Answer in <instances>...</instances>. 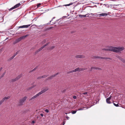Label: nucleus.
I'll list each match as a JSON object with an SVG mask.
<instances>
[{"instance_id": "1", "label": "nucleus", "mask_w": 125, "mask_h": 125, "mask_svg": "<svg viewBox=\"0 0 125 125\" xmlns=\"http://www.w3.org/2000/svg\"><path fill=\"white\" fill-rule=\"evenodd\" d=\"M124 49V48L123 47H110L108 49H103V50L106 51H111L115 52H118L122 51Z\"/></svg>"}, {"instance_id": "2", "label": "nucleus", "mask_w": 125, "mask_h": 125, "mask_svg": "<svg viewBox=\"0 0 125 125\" xmlns=\"http://www.w3.org/2000/svg\"><path fill=\"white\" fill-rule=\"evenodd\" d=\"M27 36V35H25L23 36H21L18 39H16L15 41V43H17L20 41H21L22 39H24L25 37H26Z\"/></svg>"}, {"instance_id": "3", "label": "nucleus", "mask_w": 125, "mask_h": 125, "mask_svg": "<svg viewBox=\"0 0 125 125\" xmlns=\"http://www.w3.org/2000/svg\"><path fill=\"white\" fill-rule=\"evenodd\" d=\"M27 98L26 97H25L22 99L19 100V105H22L23 104V103L26 100Z\"/></svg>"}, {"instance_id": "4", "label": "nucleus", "mask_w": 125, "mask_h": 125, "mask_svg": "<svg viewBox=\"0 0 125 125\" xmlns=\"http://www.w3.org/2000/svg\"><path fill=\"white\" fill-rule=\"evenodd\" d=\"M21 5V4L20 3H19L16 4V5H15L13 7H12V8H10V9H9V11H10L11 10H12L14 9H15V8H17L18 7Z\"/></svg>"}, {"instance_id": "5", "label": "nucleus", "mask_w": 125, "mask_h": 125, "mask_svg": "<svg viewBox=\"0 0 125 125\" xmlns=\"http://www.w3.org/2000/svg\"><path fill=\"white\" fill-rule=\"evenodd\" d=\"M22 75V74H21L18 76L15 79H12L11 80V81L12 82H14L16 81L17 80H18V79L20 78L21 77Z\"/></svg>"}, {"instance_id": "6", "label": "nucleus", "mask_w": 125, "mask_h": 125, "mask_svg": "<svg viewBox=\"0 0 125 125\" xmlns=\"http://www.w3.org/2000/svg\"><path fill=\"white\" fill-rule=\"evenodd\" d=\"M49 43V42L48 43H46V44H45V45H44L41 48L39 49L37 51H36V53H37L39 52L41 50H42L45 47L47 46L48 45Z\"/></svg>"}, {"instance_id": "7", "label": "nucleus", "mask_w": 125, "mask_h": 125, "mask_svg": "<svg viewBox=\"0 0 125 125\" xmlns=\"http://www.w3.org/2000/svg\"><path fill=\"white\" fill-rule=\"evenodd\" d=\"M94 58H99L100 59H111V58H107L106 57H99L95 56L94 57Z\"/></svg>"}, {"instance_id": "8", "label": "nucleus", "mask_w": 125, "mask_h": 125, "mask_svg": "<svg viewBox=\"0 0 125 125\" xmlns=\"http://www.w3.org/2000/svg\"><path fill=\"white\" fill-rule=\"evenodd\" d=\"M41 95L39 93H38L37 94H36L34 95V96L32 97L30 99V100H31L33 99H34L37 97H38L39 96V95Z\"/></svg>"}, {"instance_id": "9", "label": "nucleus", "mask_w": 125, "mask_h": 125, "mask_svg": "<svg viewBox=\"0 0 125 125\" xmlns=\"http://www.w3.org/2000/svg\"><path fill=\"white\" fill-rule=\"evenodd\" d=\"M48 88H45L39 93L41 95L43 93H44L45 92L47 91L48 90Z\"/></svg>"}, {"instance_id": "10", "label": "nucleus", "mask_w": 125, "mask_h": 125, "mask_svg": "<svg viewBox=\"0 0 125 125\" xmlns=\"http://www.w3.org/2000/svg\"><path fill=\"white\" fill-rule=\"evenodd\" d=\"M31 24H29L26 25H23L22 26H21L19 27V28H27L29 26H30Z\"/></svg>"}, {"instance_id": "11", "label": "nucleus", "mask_w": 125, "mask_h": 125, "mask_svg": "<svg viewBox=\"0 0 125 125\" xmlns=\"http://www.w3.org/2000/svg\"><path fill=\"white\" fill-rule=\"evenodd\" d=\"M111 97L112 96L111 95L108 98H107L106 99V102L107 103L109 104L111 103V102L110 101V100L111 99Z\"/></svg>"}, {"instance_id": "12", "label": "nucleus", "mask_w": 125, "mask_h": 125, "mask_svg": "<svg viewBox=\"0 0 125 125\" xmlns=\"http://www.w3.org/2000/svg\"><path fill=\"white\" fill-rule=\"evenodd\" d=\"M99 17L102 16H106L108 14L106 13H102L98 14Z\"/></svg>"}, {"instance_id": "13", "label": "nucleus", "mask_w": 125, "mask_h": 125, "mask_svg": "<svg viewBox=\"0 0 125 125\" xmlns=\"http://www.w3.org/2000/svg\"><path fill=\"white\" fill-rule=\"evenodd\" d=\"M58 74H59V73H55L54 74H53V75H52V76H51L50 77H48V79H52V78L53 77H54L55 76H56Z\"/></svg>"}, {"instance_id": "14", "label": "nucleus", "mask_w": 125, "mask_h": 125, "mask_svg": "<svg viewBox=\"0 0 125 125\" xmlns=\"http://www.w3.org/2000/svg\"><path fill=\"white\" fill-rule=\"evenodd\" d=\"M76 58H81L84 57V56L82 55H76Z\"/></svg>"}, {"instance_id": "15", "label": "nucleus", "mask_w": 125, "mask_h": 125, "mask_svg": "<svg viewBox=\"0 0 125 125\" xmlns=\"http://www.w3.org/2000/svg\"><path fill=\"white\" fill-rule=\"evenodd\" d=\"M10 97V96H8L7 97H5L4 98H3L2 99L3 101H4L5 100L8 99H9Z\"/></svg>"}, {"instance_id": "16", "label": "nucleus", "mask_w": 125, "mask_h": 125, "mask_svg": "<svg viewBox=\"0 0 125 125\" xmlns=\"http://www.w3.org/2000/svg\"><path fill=\"white\" fill-rule=\"evenodd\" d=\"M78 68H76V69H75V70H73L72 71H71L69 72V73H72L73 72H76L77 71H78Z\"/></svg>"}, {"instance_id": "17", "label": "nucleus", "mask_w": 125, "mask_h": 125, "mask_svg": "<svg viewBox=\"0 0 125 125\" xmlns=\"http://www.w3.org/2000/svg\"><path fill=\"white\" fill-rule=\"evenodd\" d=\"M93 69H99L97 67H92L91 68V69L90 70V71L92 70Z\"/></svg>"}, {"instance_id": "18", "label": "nucleus", "mask_w": 125, "mask_h": 125, "mask_svg": "<svg viewBox=\"0 0 125 125\" xmlns=\"http://www.w3.org/2000/svg\"><path fill=\"white\" fill-rule=\"evenodd\" d=\"M55 47V46H52L51 47H50L48 49L49 50H52V49H53V48H54Z\"/></svg>"}, {"instance_id": "19", "label": "nucleus", "mask_w": 125, "mask_h": 125, "mask_svg": "<svg viewBox=\"0 0 125 125\" xmlns=\"http://www.w3.org/2000/svg\"><path fill=\"white\" fill-rule=\"evenodd\" d=\"M79 68V69H78V71H82L84 70H85V69L83 68Z\"/></svg>"}, {"instance_id": "20", "label": "nucleus", "mask_w": 125, "mask_h": 125, "mask_svg": "<svg viewBox=\"0 0 125 125\" xmlns=\"http://www.w3.org/2000/svg\"><path fill=\"white\" fill-rule=\"evenodd\" d=\"M116 104H115V103H113L114 105L115 106H116V107H118V106H119L118 103H117L116 102Z\"/></svg>"}, {"instance_id": "21", "label": "nucleus", "mask_w": 125, "mask_h": 125, "mask_svg": "<svg viewBox=\"0 0 125 125\" xmlns=\"http://www.w3.org/2000/svg\"><path fill=\"white\" fill-rule=\"evenodd\" d=\"M37 68H38V67L37 66L36 67L34 68L32 70L30 71V72H29L30 73H31V72H32L33 71L35 70H36Z\"/></svg>"}, {"instance_id": "22", "label": "nucleus", "mask_w": 125, "mask_h": 125, "mask_svg": "<svg viewBox=\"0 0 125 125\" xmlns=\"http://www.w3.org/2000/svg\"><path fill=\"white\" fill-rule=\"evenodd\" d=\"M5 72H4L2 74L0 77V79H1L5 75Z\"/></svg>"}, {"instance_id": "23", "label": "nucleus", "mask_w": 125, "mask_h": 125, "mask_svg": "<svg viewBox=\"0 0 125 125\" xmlns=\"http://www.w3.org/2000/svg\"><path fill=\"white\" fill-rule=\"evenodd\" d=\"M86 108V107H83V108H79L77 110L79 111V110H84V108Z\"/></svg>"}, {"instance_id": "24", "label": "nucleus", "mask_w": 125, "mask_h": 125, "mask_svg": "<svg viewBox=\"0 0 125 125\" xmlns=\"http://www.w3.org/2000/svg\"><path fill=\"white\" fill-rule=\"evenodd\" d=\"M89 15H90L89 14H88L85 15H84V18L85 17H89Z\"/></svg>"}, {"instance_id": "25", "label": "nucleus", "mask_w": 125, "mask_h": 125, "mask_svg": "<svg viewBox=\"0 0 125 125\" xmlns=\"http://www.w3.org/2000/svg\"><path fill=\"white\" fill-rule=\"evenodd\" d=\"M77 111H78V110H75V111H73L72 112V113L73 114H75L76 113V112Z\"/></svg>"}, {"instance_id": "26", "label": "nucleus", "mask_w": 125, "mask_h": 125, "mask_svg": "<svg viewBox=\"0 0 125 125\" xmlns=\"http://www.w3.org/2000/svg\"><path fill=\"white\" fill-rule=\"evenodd\" d=\"M79 16L81 18H84V15H80Z\"/></svg>"}, {"instance_id": "27", "label": "nucleus", "mask_w": 125, "mask_h": 125, "mask_svg": "<svg viewBox=\"0 0 125 125\" xmlns=\"http://www.w3.org/2000/svg\"><path fill=\"white\" fill-rule=\"evenodd\" d=\"M73 4V3H70V4H69L65 5H64V6H69L70 5H72Z\"/></svg>"}, {"instance_id": "28", "label": "nucleus", "mask_w": 125, "mask_h": 125, "mask_svg": "<svg viewBox=\"0 0 125 125\" xmlns=\"http://www.w3.org/2000/svg\"><path fill=\"white\" fill-rule=\"evenodd\" d=\"M3 101L2 99L0 101V105L4 102Z\"/></svg>"}, {"instance_id": "29", "label": "nucleus", "mask_w": 125, "mask_h": 125, "mask_svg": "<svg viewBox=\"0 0 125 125\" xmlns=\"http://www.w3.org/2000/svg\"><path fill=\"white\" fill-rule=\"evenodd\" d=\"M121 60L123 62H124L125 63V60L124 59H123L122 58V59H121V60Z\"/></svg>"}, {"instance_id": "30", "label": "nucleus", "mask_w": 125, "mask_h": 125, "mask_svg": "<svg viewBox=\"0 0 125 125\" xmlns=\"http://www.w3.org/2000/svg\"><path fill=\"white\" fill-rule=\"evenodd\" d=\"M47 76V75H44L42 76V78H44L46 77Z\"/></svg>"}, {"instance_id": "31", "label": "nucleus", "mask_w": 125, "mask_h": 125, "mask_svg": "<svg viewBox=\"0 0 125 125\" xmlns=\"http://www.w3.org/2000/svg\"><path fill=\"white\" fill-rule=\"evenodd\" d=\"M45 111L46 113H48L49 112V110L47 109H46L45 110Z\"/></svg>"}, {"instance_id": "32", "label": "nucleus", "mask_w": 125, "mask_h": 125, "mask_svg": "<svg viewBox=\"0 0 125 125\" xmlns=\"http://www.w3.org/2000/svg\"><path fill=\"white\" fill-rule=\"evenodd\" d=\"M41 4L40 3H38L37 4V7H39V6L41 5Z\"/></svg>"}, {"instance_id": "33", "label": "nucleus", "mask_w": 125, "mask_h": 125, "mask_svg": "<svg viewBox=\"0 0 125 125\" xmlns=\"http://www.w3.org/2000/svg\"><path fill=\"white\" fill-rule=\"evenodd\" d=\"M117 58H119V59H120V60H121V59H122V58L120 56H117Z\"/></svg>"}, {"instance_id": "34", "label": "nucleus", "mask_w": 125, "mask_h": 125, "mask_svg": "<svg viewBox=\"0 0 125 125\" xmlns=\"http://www.w3.org/2000/svg\"><path fill=\"white\" fill-rule=\"evenodd\" d=\"M53 20V19L52 18V20H51V21H50V22H49V23H48L47 24H49L51 22V21H52Z\"/></svg>"}, {"instance_id": "35", "label": "nucleus", "mask_w": 125, "mask_h": 125, "mask_svg": "<svg viewBox=\"0 0 125 125\" xmlns=\"http://www.w3.org/2000/svg\"><path fill=\"white\" fill-rule=\"evenodd\" d=\"M18 53V51L16 53H15L14 54L16 56L17 54Z\"/></svg>"}, {"instance_id": "36", "label": "nucleus", "mask_w": 125, "mask_h": 125, "mask_svg": "<svg viewBox=\"0 0 125 125\" xmlns=\"http://www.w3.org/2000/svg\"><path fill=\"white\" fill-rule=\"evenodd\" d=\"M42 76H40L39 77H38L37 78V79H39L42 78Z\"/></svg>"}, {"instance_id": "37", "label": "nucleus", "mask_w": 125, "mask_h": 125, "mask_svg": "<svg viewBox=\"0 0 125 125\" xmlns=\"http://www.w3.org/2000/svg\"><path fill=\"white\" fill-rule=\"evenodd\" d=\"M66 118L67 119V120H69V118H70L69 117H68V116H66Z\"/></svg>"}, {"instance_id": "38", "label": "nucleus", "mask_w": 125, "mask_h": 125, "mask_svg": "<svg viewBox=\"0 0 125 125\" xmlns=\"http://www.w3.org/2000/svg\"><path fill=\"white\" fill-rule=\"evenodd\" d=\"M65 123V121H63V124L62 125H64Z\"/></svg>"}, {"instance_id": "39", "label": "nucleus", "mask_w": 125, "mask_h": 125, "mask_svg": "<svg viewBox=\"0 0 125 125\" xmlns=\"http://www.w3.org/2000/svg\"><path fill=\"white\" fill-rule=\"evenodd\" d=\"M73 98L74 99H75L76 98V96H74Z\"/></svg>"}, {"instance_id": "40", "label": "nucleus", "mask_w": 125, "mask_h": 125, "mask_svg": "<svg viewBox=\"0 0 125 125\" xmlns=\"http://www.w3.org/2000/svg\"><path fill=\"white\" fill-rule=\"evenodd\" d=\"M35 123V122L34 121H32V124H34Z\"/></svg>"}, {"instance_id": "41", "label": "nucleus", "mask_w": 125, "mask_h": 125, "mask_svg": "<svg viewBox=\"0 0 125 125\" xmlns=\"http://www.w3.org/2000/svg\"><path fill=\"white\" fill-rule=\"evenodd\" d=\"M12 59L11 57L8 60L9 61H10V60H12Z\"/></svg>"}, {"instance_id": "42", "label": "nucleus", "mask_w": 125, "mask_h": 125, "mask_svg": "<svg viewBox=\"0 0 125 125\" xmlns=\"http://www.w3.org/2000/svg\"><path fill=\"white\" fill-rule=\"evenodd\" d=\"M83 94H87V92H85L84 93H83Z\"/></svg>"}, {"instance_id": "43", "label": "nucleus", "mask_w": 125, "mask_h": 125, "mask_svg": "<svg viewBox=\"0 0 125 125\" xmlns=\"http://www.w3.org/2000/svg\"><path fill=\"white\" fill-rule=\"evenodd\" d=\"M40 115L42 116H43V114H40Z\"/></svg>"}, {"instance_id": "44", "label": "nucleus", "mask_w": 125, "mask_h": 125, "mask_svg": "<svg viewBox=\"0 0 125 125\" xmlns=\"http://www.w3.org/2000/svg\"><path fill=\"white\" fill-rule=\"evenodd\" d=\"M2 69V67H1L0 68V72L1 71Z\"/></svg>"}, {"instance_id": "45", "label": "nucleus", "mask_w": 125, "mask_h": 125, "mask_svg": "<svg viewBox=\"0 0 125 125\" xmlns=\"http://www.w3.org/2000/svg\"><path fill=\"white\" fill-rule=\"evenodd\" d=\"M16 56L14 54L13 55V57H14V58L15 57V56Z\"/></svg>"}, {"instance_id": "46", "label": "nucleus", "mask_w": 125, "mask_h": 125, "mask_svg": "<svg viewBox=\"0 0 125 125\" xmlns=\"http://www.w3.org/2000/svg\"><path fill=\"white\" fill-rule=\"evenodd\" d=\"M12 59H13L14 58L12 56V57H11Z\"/></svg>"}, {"instance_id": "47", "label": "nucleus", "mask_w": 125, "mask_h": 125, "mask_svg": "<svg viewBox=\"0 0 125 125\" xmlns=\"http://www.w3.org/2000/svg\"><path fill=\"white\" fill-rule=\"evenodd\" d=\"M12 59H13L14 58L12 56V57H11Z\"/></svg>"}, {"instance_id": "48", "label": "nucleus", "mask_w": 125, "mask_h": 125, "mask_svg": "<svg viewBox=\"0 0 125 125\" xmlns=\"http://www.w3.org/2000/svg\"><path fill=\"white\" fill-rule=\"evenodd\" d=\"M55 18V17H53L52 18V19H54Z\"/></svg>"}, {"instance_id": "49", "label": "nucleus", "mask_w": 125, "mask_h": 125, "mask_svg": "<svg viewBox=\"0 0 125 125\" xmlns=\"http://www.w3.org/2000/svg\"><path fill=\"white\" fill-rule=\"evenodd\" d=\"M2 19L3 21V18H2Z\"/></svg>"}, {"instance_id": "50", "label": "nucleus", "mask_w": 125, "mask_h": 125, "mask_svg": "<svg viewBox=\"0 0 125 125\" xmlns=\"http://www.w3.org/2000/svg\"><path fill=\"white\" fill-rule=\"evenodd\" d=\"M68 114V113H65V114Z\"/></svg>"}, {"instance_id": "51", "label": "nucleus", "mask_w": 125, "mask_h": 125, "mask_svg": "<svg viewBox=\"0 0 125 125\" xmlns=\"http://www.w3.org/2000/svg\"><path fill=\"white\" fill-rule=\"evenodd\" d=\"M90 14H92V13H91Z\"/></svg>"}, {"instance_id": "52", "label": "nucleus", "mask_w": 125, "mask_h": 125, "mask_svg": "<svg viewBox=\"0 0 125 125\" xmlns=\"http://www.w3.org/2000/svg\"><path fill=\"white\" fill-rule=\"evenodd\" d=\"M45 41H44V42H43V43H44V42H45Z\"/></svg>"}]
</instances>
